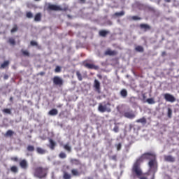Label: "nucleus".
<instances>
[{"instance_id":"1","label":"nucleus","mask_w":179,"mask_h":179,"mask_svg":"<svg viewBox=\"0 0 179 179\" xmlns=\"http://www.w3.org/2000/svg\"><path fill=\"white\" fill-rule=\"evenodd\" d=\"M158 171V161L155 152H144L136 159L131 173L138 179H155Z\"/></svg>"},{"instance_id":"2","label":"nucleus","mask_w":179,"mask_h":179,"mask_svg":"<svg viewBox=\"0 0 179 179\" xmlns=\"http://www.w3.org/2000/svg\"><path fill=\"white\" fill-rule=\"evenodd\" d=\"M48 173V168H43V166H36L34 169L33 175L35 178H38V179H43L47 178Z\"/></svg>"},{"instance_id":"3","label":"nucleus","mask_w":179,"mask_h":179,"mask_svg":"<svg viewBox=\"0 0 179 179\" xmlns=\"http://www.w3.org/2000/svg\"><path fill=\"white\" fill-rule=\"evenodd\" d=\"M110 103L108 102L106 105H103L102 103H99L98 110L101 113H104V112H108L110 113L111 112V108H110Z\"/></svg>"},{"instance_id":"4","label":"nucleus","mask_w":179,"mask_h":179,"mask_svg":"<svg viewBox=\"0 0 179 179\" xmlns=\"http://www.w3.org/2000/svg\"><path fill=\"white\" fill-rule=\"evenodd\" d=\"M48 9H50V10H67L68 8H61V6L58 5H55L53 3H49L48 6Z\"/></svg>"},{"instance_id":"5","label":"nucleus","mask_w":179,"mask_h":179,"mask_svg":"<svg viewBox=\"0 0 179 179\" xmlns=\"http://www.w3.org/2000/svg\"><path fill=\"white\" fill-rule=\"evenodd\" d=\"M164 98L166 102L174 103L176 101V98L171 95V94H164Z\"/></svg>"},{"instance_id":"6","label":"nucleus","mask_w":179,"mask_h":179,"mask_svg":"<svg viewBox=\"0 0 179 179\" xmlns=\"http://www.w3.org/2000/svg\"><path fill=\"white\" fill-rule=\"evenodd\" d=\"M19 165L20 168H22V169L26 170L29 168V164L27 159H22L21 161H20Z\"/></svg>"},{"instance_id":"7","label":"nucleus","mask_w":179,"mask_h":179,"mask_svg":"<svg viewBox=\"0 0 179 179\" xmlns=\"http://www.w3.org/2000/svg\"><path fill=\"white\" fill-rule=\"evenodd\" d=\"M124 117H127V119H134L136 117V115L133 112V110H129V112H124Z\"/></svg>"},{"instance_id":"8","label":"nucleus","mask_w":179,"mask_h":179,"mask_svg":"<svg viewBox=\"0 0 179 179\" xmlns=\"http://www.w3.org/2000/svg\"><path fill=\"white\" fill-rule=\"evenodd\" d=\"M105 55H117L118 51L117 50H111V48H107L104 52Z\"/></svg>"},{"instance_id":"9","label":"nucleus","mask_w":179,"mask_h":179,"mask_svg":"<svg viewBox=\"0 0 179 179\" xmlns=\"http://www.w3.org/2000/svg\"><path fill=\"white\" fill-rule=\"evenodd\" d=\"M53 83H55V85H59V86H62V85H63L64 81L62 80V78H60V77H54L53 78Z\"/></svg>"},{"instance_id":"10","label":"nucleus","mask_w":179,"mask_h":179,"mask_svg":"<svg viewBox=\"0 0 179 179\" xmlns=\"http://www.w3.org/2000/svg\"><path fill=\"white\" fill-rule=\"evenodd\" d=\"M83 66L88 69H98V66H94V64H90V63H87V62H83Z\"/></svg>"},{"instance_id":"11","label":"nucleus","mask_w":179,"mask_h":179,"mask_svg":"<svg viewBox=\"0 0 179 179\" xmlns=\"http://www.w3.org/2000/svg\"><path fill=\"white\" fill-rule=\"evenodd\" d=\"M93 87L95 88L97 92H100L101 91V84L98 80H94Z\"/></svg>"},{"instance_id":"12","label":"nucleus","mask_w":179,"mask_h":179,"mask_svg":"<svg viewBox=\"0 0 179 179\" xmlns=\"http://www.w3.org/2000/svg\"><path fill=\"white\" fill-rule=\"evenodd\" d=\"M71 164L72 165L80 166V169H81V168L83 166V164H81L80 159H71Z\"/></svg>"},{"instance_id":"13","label":"nucleus","mask_w":179,"mask_h":179,"mask_svg":"<svg viewBox=\"0 0 179 179\" xmlns=\"http://www.w3.org/2000/svg\"><path fill=\"white\" fill-rule=\"evenodd\" d=\"M139 27L141 29H143L145 31H147V30L151 29V26H150V24H148L147 23H141L139 24Z\"/></svg>"},{"instance_id":"14","label":"nucleus","mask_w":179,"mask_h":179,"mask_svg":"<svg viewBox=\"0 0 179 179\" xmlns=\"http://www.w3.org/2000/svg\"><path fill=\"white\" fill-rule=\"evenodd\" d=\"M164 160L167 162H175L176 158L172 155H164Z\"/></svg>"},{"instance_id":"15","label":"nucleus","mask_w":179,"mask_h":179,"mask_svg":"<svg viewBox=\"0 0 179 179\" xmlns=\"http://www.w3.org/2000/svg\"><path fill=\"white\" fill-rule=\"evenodd\" d=\"M72 176H80L82 172L78 171V169L73 168L71 170Z\"/></svg>"},{"instance_id":"16","label":"nucleus","mask_w":179,"mask_h":179,"mask_svg":"<svg viewBox=\"0 0 179 179\" xmlns=\"http://www.w3.org/2000/svg\"><path fill=\"white\" fill-rule=\"evenodd\" d=\"M48 115L50 116H57V115H58L57 109H51V110L48 112Z\"/></svg>"},{"instance_id":"17","label":"nucleus","mask_w":179,"mask_h":179,"mask_svg":"<svg viewBox=\"0 0 179 179\" xmlns=\"http://www.w3.org/2000/svg\"><path fill=\"white\" fill-rule=\"evenodd\" d=\"M49 142H50V148L51 150H55V149L56 143H55L54 140H52V138H50L49 140Z\"/></svg>"},{"instance_id":"18","label":"nucleus","mask_w":179,"mask_h":179,"mask_svg":"<svg viewBox=\"0 0 179 179\" xmlns=\"http://www.w3.org/2000/svg\"><path fill=\"white\" fill-rule=\"evenodd\" d=\"M34 20L36 22H40V20H41V13L40 12H38V13H36L34 16Z\"/></svg>"},{"instance_id":"19","label":"nucleus","mask_w":179,"mask_h":179,"mask_svg":"<svg viewBox=\"0 0 179 179\" xmlns=\"http://www.w3.org/2000/svg\"><path fill=\"white\" fill-rule=\"evenodd\" d=\"M110 31L108 30H100L99 34L100 36H102L103 37H106L107 34H108Z\"/></svg>"},{"instance_id":"20","label":"nucleus","mask_w":179,"mask_h":179,"mask_svg":"<svg viewBox=\"0 0 179 179\" xmlns=\"http://www.w3.org/2000/svg\"><path fill=\"white\" fill-rule=\"evenodd\" d=\"M136 123H142V124H146L147 119L145 117H142L141 119H138L136 120Z\"/></svg>"},{"instance_id":"21","label":"nucleus","mask_w":179,"mask_h":179,"mask_svg":"<svg viewBox=\"0 0 179 179\" xmlns=\"http://www.w3.org/2000/svg\"><path fill=\"white\" fill-rule=\"evenodd\" d=\"M10 62L8 60H6V62H3L2 64L0 66V69H3V68H7V66H9Z\"/></svg>"},{"instance_id":"22","label":"nucleus","mask_w":179,"mask_h":179,"mask_svg":"<svg viewBox=\"0 0 179 179\" xmlns=\"http://www.w3.org/2000/svg\"><path fill=\"white\" fill-rule=\"evenodd\" d=\"M36 152L38 154H41V155H43V154H45L46 151L45 150H44L43 148H41L40 147H37L36 148Z\"/></svg>"},{"instance_id":"23","label":"nucleus","mask_w":179,"mask_h":179,"mask_svg":"<svg viewBox=\"0 0 179 179\" xmlns=\"http://www.w3.org/2000/svg\"><path fill=\"white\" fill-rule=\"evenodd\" d=\"M27 150L29 152H34L35 151V147L34 145H27Z\"/></svg>"},{"instance_id":"24","label":"nucleus","mask_w":179,"mask_h":179,"mask_svg":"<svg viewBox=\"0 0 179 179\" xmlns=\"http://www.w3.org/2000/svg\"><path fill=\"white\" fill-rule=\"evenodd\" d=\"M21 52L23 55L25 57H30V52L28 50H24L23 48L21 50Z\"/></svg>"},{"instance_id":"25","label":"nucleus","mask_w":179,"mask_h":179,"mask_svg":"<svg viewBox=\"0 0 179 179\" xmlns=\"http://www.w3.org/2000/svg\"><path fill=\"white\" fill-rule=\"evenodd\" d=\"M13 134H15V133L13 130H8L5 134V137H12Z\"/></svg>"},{"instance_id":"26","label":"nucleus","mask_w":179,"mask_h":179,"mask_svg":"<svg viewBox=\"0 0 179 179\" xmlns=\"http://www.w3.org/2000/svg\"><path fill=\"white\" fill-rule=\"evenodd\" d=\"M135 50H136V51H138L140 52H143L144 47H143V45H136Z\"/></svg>"},{"instance_id":"27","label":"nucleus","mask_w":179,"mask_h":179,"mask_svg":"<svg viewBox=\"0 0 179 179\" xmlns=\"http://www.w3.org/2000/svg\"><path fill=\"white\" fill-rule=\"evenodd\" d=\"M10 171L13 173H17L18 172V168L15 165H13V166L10 167Z\"/></svg>"},{"instance_id":"28","label":"nucleus","mask_w":179,"mask_h":179,"mask_svg":"<svg viewBox=\"0 0 179 179\" xmlns=\"http://www.w3.org/2000/svg\"><path fill=\"white\" fill-rule=\"evenodd\" d=\"M120 95H122L123 98H126L128 95L127 90H122V91L120 92Z\"/></svg>"},{"instance_id":"29","label":"nucleus","mask_w":179,"mask_h":179,"mask_svg":"<svg viewBox=\"0 0 179 179\" xmlns=\"http://www.w3.org/2000/svg\"><path fill=\"white\" fill-rule=\"evenodd\" d=\"M146 102H148V103H149V105H154L155 103V101L153 98H148L146 100Z\"/></svg>"},{"instance_id":"30","label":"nucleus","mask_w":179,"mask_h":179,"mask_svg":"<svg viewBox=\"0 0 179 179\" xmlns=\"http://www.w3.org/2000/svg\"><path fill=\"white\" fill-rule=\"evenodd\" d=\"M64 149L68 152H71V147L69 144H65V145H64Z\"/></svg>"},{"instance_id":"31","label":"nucleus","mask_w":179,"mask_h":179,"mask_svg":"<svg viewBox=\"0 0 179 179\" xmlns=\"http://www.w3.org/2000/svg\"><path fill=\"white\" fill-rule=\"evenodd\" d=\"M18 29H19V27H18L17 24H14L13 28L10 30V32L15 33V31H17Z\"/></svg>"},{"instance_id":"32","label":"nucleus","mask_w":179,"mask_h":179,"mask_svg":"<svg viewBox=\"0 0 179 179\" xmlns=\"http://www.w3.org/2000/svg\"><path fill=\"white\" fill-rule=\"evenodd\" d=\"M64 179H71V175L68 173V172H65L63 175Z\"/></svg>"},{"instance_id":"33","label":"nucleus","mask_w":179,"mask_h":179,"mask_svg":"<svg viewBox=\"0 0 179 179\" xmlns=\"http://www.w3.org/2000/svg\"><path fill=\"white\" fill-rule=\"evenodd\" d=\"M172 115H173V110H172V109H171V108H169L168 112H167L168 117H169L171 119L172 117Z\"/></svg>"},{"instance_id":"34","label":"nucleus","mask_w":179,"mask_h":179,"mask_svg":"<svg viewBox=\"0 0 179 179\" xmlns=\"http://www.w3.org/2000/svg\"><path fill=\"white\" fill-rule=\"evenodd\" d=\"M2 112H3V113L7 114V115L12 114L11 109H3Z\"/></svg>"},{"instance_id":"35","label":"nucleus","mask_w":179,"mask_h":179,"mask_svg":"<svg viewBox=\"0 0 179 179\" xmlns=\"http://www.w3.org/2000/svg\"><path fill=\"white\" fill-rule=\"evenodd\" d=\"M59 157L61 159H65L66 158V154H65V152H60V154H59Z\"/></svg>"},{"instance_id":"36","label":"nucleus","mask_w":179,"mask_h":179,"mask_svg":"<svg viewBox=\"0 0 179 179\" xmlns=\"http://www.w3.org/2000/svg\"><path fill=\"white\" fill-rule=\"evenodd\" d=\"M115 15L116 16H123L124 15V11L122 10L121 12H115Z\"/></svg>"},{"instance_id":"37","label":"nucleus","mask_w":179,"mask_h":179,"mask_svg":"<svg viewBox=\"0 0 179 179\" xmlns=\"http://www.w3.org/2000/svg\"><path fill=\"white\" fill-rule=\"evenodd\" d=\"M76 76L79 80H83L82 74H80V71L76 72Z\"/></svg>"},{"instance_id":"38","label":"nucleus","mask_w":179,"mask_h":179,"mask_svg":"<svg viewBox=\"0 0 179 179\" xmlns=\"http://www.w3.org/2000/svg\"><path fill=\"white\" fill-rule=\"evenodd\" d=\"M8 41H9L10 44L15 45L16 43L15 38H13V37L9 38Z\"/></svg>"},{"instance_id":"39","label":"nucleus","mask_w":179,"mask_h":179,"mask_svg":"<svg viewBox=\"0 0 179 179\" xmlns=\"http://www.w3.org/2000/svg\"><path fill=\"white\" fill-rule=\"evenodd\" d=\"M26 16H27V17L31 18V17H33L34 15H33L32 12H27Z\"/></svg>"},{"instance_id":"40","label":"nucleus","mask_w":179,"mask_h":179,"mask_svg":"<svg viewBox=\"0 0 179 179\" xmlns=\"http://www.w3.org/2000/svg\"><path fill=\"white\" fill-rule=\"evenodd\" d=\"M115 146H116V148H117V151H120V150L122 147L121 143H119V144H116Z\"/></svg>"},{"instance_id":"41","label":"nucleus","mask_w":179,"mask_h":179,"mask_svg":"<svg viewBox=\"0 0 179 179\" xmlns=\"http://www.w3.org/2000/svg\"><path fill=\"white\" fill-rule=\"evenodd\" d=\"M30 44L31 45H38V43L37 41H35L34 40H31L30 41Z\"/></svg>"},{"instance_id":"42","label":"nucleus","mask_w":179,"mask_h":179,"mask_svg":"<svg viewBox=\"0 0 179 179\" xmlns=\"http://www.w3.org/2000/svg\"><path fill=\"white\" fill-rule=\"evenodd\" d=\"M62 69L60 67V66H57L55 69V72H61Z\"/></svg>"},{"instance_id":"43","label":"nucleus","mask_w":179,"mask_h":179,"mask_svg":"<svg viewBox=\"0 0 179 179\" xmlns=\"http://www.w3.org/2000/svg\"><path fill=\"white\" fill-rule=\"evenodd\" d=\"M132 19L134 20H140L141 19V17H140L139 16L134 15V16H132Z\"/></svg>"},{"instance_id":"44","label":"nucleus","mask_w":179,"mask_h":179,"mask_svg":"<svg viewBox=\"0 0 179 179\" xmlns=\"http://www.w3.org/2000/svg\"><path fill=\"white\" fill-rule=\"evenodd\" d=\"M113 131H115V133H118L119 131L118 126H115V127H113Z\"/></svg>"},{"instance_id":"45","label":"nucleus","mask_w":179,"mask_h":179,"mask_svg":"<svg viewBox=\"0 0 179 179\" xmlns=\"http://www.w3.org/2000/svg\"><path fill=\"white\" fill-rule=\"evenodd\" d=\"M11 160L17 162L19 161V159L17 158V157H13L11 158Z\"/></svg>"},{"instance_id":"46","label":"nucleus","mask_w":179,"mask_h":179,"mask_svg":"<svg viewBox=\"0 0 179 179\" xmlns=\"http://www.w3.org/2000/svg\"><path fill=\"white\" fill-rule=\"evenodd\" d=\"M111 159H113V161H117V155H112Z\"/></svg>"},{"instance_id":"47","label":"nucleus","mask_w":179,"mask_h":179,"mask_svg":"<svg viewBox=\"0 0 179 179\" xmlns=\"http://www.w3.org/2000/svg\"><path fill=\"white\" fill-rule=\"evenodd\" d=\"M9 76H8V74H4L3 76V79H8Z\"/></svg>"},{"instance_id":"48","label":"nucleus","mask_w":179,"mask_h":179,"mask_svg":"<svg viewBox=\"0 0 179 179\" xmlns=\"http://www.w3.org/2000/svg\"><path fill=\"white\" fill-rule=\"evenodd\" d=\"M166 51H162V55L164 56V55H166Z\"/></svg>"},{"instance_id":"49","label":"nucleus","mask_w":179,"mask_h":179,"mask_svg":"<svg viewBox=\"0 0 179 179\" xmlns=\"http://www.w3.org/2000/svg\"><path fill=\"white\" fill-rule=\"evenodd\" d=\"M82 3H85L86 0H79Z\"/></svg>"},{"instance_id":"50","label":"nucleus","mask_w":179,"mask_h":179,"mask_svg":"<svg viewBox=\"0 0 179 179\" xmlns=\"http://www.w3.org/2000/svg\"><path fill=\"white\" fill-rule=\"evenodd\" d=\"M10 102H13V96H10Z\"/></svg>"},{"instance_id":"51","label":"nucleus","mask_w":179,"mask_h":179,"mask_svg":"<svg viewBox=\"0 0 179 179\" xmlns=\"http://www.w3.org/2000/svg\"><path fill=\"white\" fill-rule=\"evenodd\" d=\"M165 2H171V0H164Z\"/></svg>"},{"instance_id":"52","label":"nucleus","mask_w":179,"mask_h":179,"mask_svg":"<svg viewBox=\"0 0 179 179\" xmlns=\"http://www.w3.org/2000/svg\"><path fill=\"white\" fill-rule=\"evenodd\" d=\"M57 108H62V105H58Z\"/></svg>"},{"instance_id":"53","label":"nucleus","mask_w":179,"mask_h":179,"mask_svg":"<svg viewBox=\"0 0 179 179\" xmlns=\"http://www.w3.org/2000/svg\"><path fill=\"white\" fill-rule=\"evenodd\" d=\"M98 77L99 78V79H101L102 76H98Z\"/></svg>"},{"instance_id":"54","label":"nucleus","mask_w":179,"mask_h":179,"mask_svg":"<svg viewBox=\"0 0 179 179\" xmlns=\"http://www.w3.org/2000/svg\"><path fill=\"white\" fill-rule=\"evenodd\" d=\"M87 179H94L93 178H90V177H89V178H87Z\"/></svg>"},{"instance_id":"55","label":"nucleus","mask_w":179,"mask_h":179,"mask_svg":"<svg viewBox=\"0 0 179 179\" xmlns=\"http://www.w3.org/2000/svg\"><path fill=\"white\" fill-rule=\"evenodd\" d=\"M41 73V75H44V73Z\"/></svg>"},{"instance_id":"56","label":"nucleus","mask_w":179,"mask_h":179,"mask_svg":"<svg viewBox=\"0 0 179 179\" xmlns=\"http://www.w3.org/2000/svg\"><path fill=\"white\" fill-rule=\"evenodd\" d=\"M35 1H41V0H35Z\"/></svg>"}]
</instances>
